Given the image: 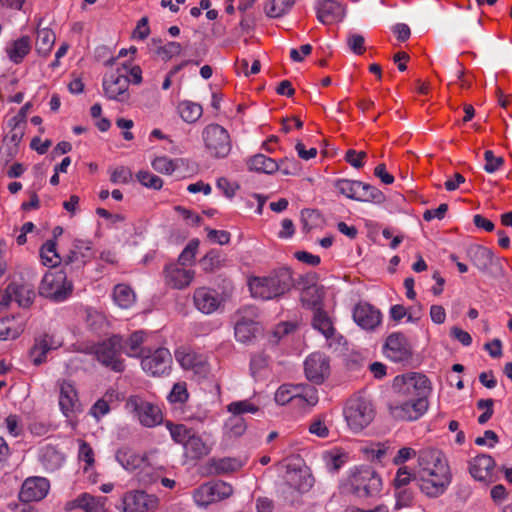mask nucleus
<instances>
[{
	"mask_svg": "<svg viewBox=\"0 0 512 512\" xmlns=\"http://www.w3.org/2000/svg\"><path fill=\"white\" fill-rule=\"evenodd\" d=\"M131 176V171L128 168L119 166L111 171L110 180L115 184L128 183L131 179Z\"/></svg>",
	"mask_w": 512,
	"mask_h": 512,
	"instance_id": "0e129e2a",
	"label": "nucleus"
},
{
	"mask_svg": "<svg viewBox=\"0 0 512 512\" xmlns=\"http://www.w3.org/2000/svg\"><path fill=\"white\" fill-rule=\"evenodd\" d=\"M384 355L393 362L408 361L412 355L411 346L401 332L391 333L383 346Z\"/></svg>",
	"mask_w": 512,
	"mask_h": 512,
	"instance_id": "f3484780",
	"label": "nucleus"
},
{
	"mask_svg": "<svg viewBox=\"0 0 512 512\" xmlns=\"http://www.w3.org/2000/svg\"><path fill=\"white\" fill-rule=\"evenodd\" d=\"M348 485L358 497H369L380 492L382 480L374 469L361 466L350 471Z\"/></svg>",
	"mask_w": 512,
	"mask_h": 512,
	"instance_id": "39448f33",
	"label": "nucleus"
},
{
	"mask_svg": "<svg viewBox=\"0 0 512 512\" xmlns=\"http://www.w3.org/2000/svg\"><path fill=\"white\" fill-rule=\"evenodd\" d=\"M221 258L217 251H209L201 260V264L205 271H213L220 265Z\"/></svg>",
	"mask_w": 512,
	"mask_h": 512,
	"instance_id": "69168bd1",
	"label": "nucleus"
},
{
	"mask_svg": "<svg viewBox=\"0 0 512 512\" xmlns=\"http://www.w3.org/2000/svg\"><path fill=\"white\" fill-rule=\"evenodd\" d=\"M166 428L169 430L170 435L174 442L182 444L183 447L194 433L191 429L183 424H173L172 422L166 423Z\"/></svg>",
	"mask_w": 512,
	"mask_h": 512,
	"instance_id": "09e8293b",
	"label": "nucleus"
},
{
	"mask_svg": "<svg viewBox=\"0 0 512 512\" xmlns=\"http://www.w3.org/2000/svg\"><path fill=\"white\" fill-rule=\"evenodd\" d=\"M199 240L198 239H192L184 248L182 253L179 255L178 258V264L185 266L188 264H191L196 256V253L199 248Z\"/></svg>",
	"mask_w": 512,
	"mask_h": 512,
	"instance_id": "4d7b16f0",
	"label": "nucleus"
},
{
	"mask_svg": "<svg viewBox=\"0 0 512 512\" xmlns=\"http://www.w3.org/2000/svg\"><path fill=\"white\" fill-rule=\"evenodd\" d=\"M416 477L422 493L430 498L443 495L452 482L446 456L439 450H426L418 456Z\"/></svg>",
	"mask_w": 512,
	"mask_h": 512,
	"instance_id": "f03ea898",
	"label": "nucleus"
},
{
	"mask_svg": "<svg viewBox=\"0 0 512 512\" xmlns=\"http://www.w3.org/2000/svg\"><path fill=\"white\" fill-rule=\"evenodd\" d=\"M55 40V33L51 29H38L35 43L37 52L42 56H47L51 52Z\"/></svg>",
	"mask_w": 512,
	"mask_h": 512,
	"instance_id": "79ce46f5",
	"label": "nucleus"
},
{
	"mask_svg": "<svg viewBox=\"0 0 512 512\" xmlns=\"http://www.w3.org/2000/svg\"><path fill=\"white\" fill-rule=\"evenodd\" d=\"M122 337L114 335L94 347L97 360L115 372H122L125 368L121 358Z\"/></svg>",
	"mask_w": 512,
	"mask_h": 512,
	"instance_id": "f8f14e48",
	"label": "nucleus"
},
{
	"mask_svg": "<svg viewBox=\"0 0 512 512\" xmlns=\"http://www.w3.org/2000/svg\"><path fill=\"white\" fill-rule=\"evenodd\" d=\"M128 66L123 65L116 70L108 71L103 77L104 95L114 101L127 102L130 95L128 92L129 79L127 77Z\"/></svg>",
	"mask_w": 512,
	"mask_h": 512,
	"instance_id": "9d476101",
	"label": "nucleus"
},
{
	"mask_svg": "<svg viewBox=\"0 0 512 512\" xmlns=\"http://www.w3.org/2000/svg\"><path fill=\"white\" fill-rule=\"evenodd\" d=\"M246 422L240 416L229 417L224 424V436L227 438H237L242 436L246 431Z\"/></svg>",
	"mask_w": 512,
	"mask_h": 512,
	"instance_id": "49530a36",
	"label": "nucleus"
},
{
	"mask_svg": "<svg viewBox=\"0 0 512 512\" xmlns=\"http://www.w3.org/2000/svg\"><path fill=\"white\" fill-rule=\"evenodd\" d=\"M346 42L353 53L361 55L365 52V39L362 35L351 33L348 35Z\"/></svg>",
	"mask_w": 512,
	"mask_h": 512,
	"instance_id": "680f3d73",
	"label": "nucleus"
},
{
	"mask_svg": "<svg viewBox=\"0 0 512 512\" xmlns=\"http://www.w3.org/2000/svg\"><path fill=\"white\" fill-rule=\"evenodd\" d=\"M137 179L143 186L154 190H160L163 186V180L149 171H139Z\"/></svg>",
	"mask_w": 512,
	"mask_h": 512,
	"instance_id": "13d9d810",
	"label": "nucleus"
},
{
	"mask_svg": "<svg viewBox=\"0 0 512 512\" xmlns=\"http://www.w3.org/2000/svg\"><path fill=\"white\" fill-rule=\"evenodd\" d=\"M335 187L342 195L360 202H380L384 198L378 188L361 181L339 179L336 181Z\"/></svg>",
	"mask_w": 512,
	"mask_h": 512,
	"instance_id": "9b49d317",
	"label": "nucleus"
},
{
	"mask_svg": "<svg viewBox=\"0 0 512 512\" xmlns=\"http://www.w3.org/2000/svg\"><path fill=\"white\" fill-rule=\"evenodd\" d=\"M50 483L44 477H29L21 487L19 498L22 502L40 501L45 498L49 492Z\"/></svg>",
	"mask_w": 512,
	"mask_h": 512,
	"instance_id": "412c9836",
	"label": "nucleus"
},
{
	"mask_svg": "<svg viewBox=\"0 0 512 512\" xmlns=\"http://www.w3.org/2000/svg\"><path fill=\"white\" fill-rule=\"evenodd\" d=\"M106 504V497H96L89 493H83L68 503V508H80L85 512H106Z\"/></svg>",
	"mask_w": 512,
	"mask_h": 512,
	"instance_id": "7c9ffc66",
	"label": "nucleus"
},
{
	"mask_svg": "<svg viewBox=\"0 0 512 512\" xmlns=\"http://www.w3.org/2000/svg\"><path fill=\"white\" fill-rule=\"evenodd\" d=\"M208 239L219 245H226L230 242V233L225 230H216L207 228Z\"/></svg>",
	"mask_w": 512,
	"mask_h": 512,
	"instance_id": "338daca9",
	"label": "nucleus"
},
{
	"mask_svg": "<svg viewBox=\"0 0 512 512\" xmlns=\"http://www.w3.org/2000/svg\"><path fill=\"white\" fill-rule=\"evenodd\" d=\"M41 262L45 266L55 267L61 263L62 258L59 255L56 242L54 240H47L40 248Z\"/></svg>",
	"mask_w": 512,
	"mask_h": 512,
	"instance_id": "a18cd8bd",
	"label": "nucleus"
},
{
	"mask_svg": "<svg viewBox=\"0 0 512 512\" xmlns=\"http://www.w3.org/2000/svg\"><path fill=\"white\" fill-rule=\"evenodd\" d=\"M417 452L415 449L411 447H402L398 450L396 455L393 458V464L395 465H403L409 460L415 458Z\"/></svg>",
	"mask_w": 512,
	"mask_h": 512,
	"instance_id": "774afa93",
	"label": "nucleus"
},
{
	"mask_svg": "<svg viewBox=\"0 0 512 512\" xmlns=\"http://www.w3.org/2000/svg\"><path fill=\"white\" fill-rule=\"evenodd\" d=\"M146 338V333L142 330L133 332L129 338L122 343V350L129 357H140L143 354L142 344Z\"/></svg>",
	"mask_w": 512,
	"mask_h": 512,
	"instance_id": "ea45409f",
	"label": "nucleus"
},
{
	"mask_svg": "<svg viewBox=\"0 0 512 512\" xmlns=\"http://www.w3.org/2000/svg\"><path fill=\"white\" fill-rule=\"evenodd\" d=\"M413 478L414 475L411 469H409L407 466L399 467L393 479L394 489H405L410 484Z\"/></svg>",
	"mask_w": 512,
	"mask_h": 512,
	"instance_id": "6e6d98bb",
	"label": "nucleus"
},
{
	"mask_svg": "<svg viewBox=\"0 0 512 512\" xmlns=\"http://www.w3.org/2000/svg\"><path fill=\"white\" fill-rule=\"evenodd\" d=\"M318 391L311 385H281L275 393V401L279 405L291 403L301 410L309 409L318 403Z\"/></svg>",
	"mask_w": 512,
	"mask_h": 512,
	"instance_id": "20e7f679",
	"label": "nucleus"
},
{
	"mask_svg": "<svg viewBox=\"0 0 512 512\" xmlns=\"http://www.w3.org/2000/svg\"><path fill=\"white\" fill-rule=\"evenodd\" d=\"M222 301V297L215 290L201 287L194 292L195 306L204 314L215 312L220 307Z\"/></svg>",
	"mask_w": 512,
	"mask_h": 512,
	"instance_id": "bb28decb",
	"label": "nucleus"
},
{
	"mask_svg": "<svg viewBox=\"0 0 512 512\" xmlns=\"http://www.w3.org/2000/svg\"><path fill=\"white\" fill-rule=\"evenodd\" d=\"M327 469L337 472L349 461V453L341 448H334L323 455Z\"/></svg>",
	"mask_w": 512,
	"mask_h": 512,
	"instance_id": "58836bf2",
	"label": "nucleus"
},
{
	"mask_svg": "<svg viewBox=\"0 0 512 512\" xmlns=\"http://www.w3.org/2000/svg\"><path fill=\"white\" fill-rule=\"evenodd\" d=\"M259 324L251 319L237 320L234 328L235 338L242 343L250 342L258 333Z\"/></svg>",
	"mask_w": 512,
	"mask_h": 512,
	"instance_id": "473e14b6",
	"label": "nucleus"
},
{
	"mask_svg": "<svg viewBox=\"0 0 512 512\" xmlns=\"http://www.w3.org/2000/svg\"><path fill=\"white\" fill-rule=\"evenodd\" d=\"M494 467V459L487 454L477 455L469 461V472L477 481H489Z\"/></svg>",
	"mask_w": 512,
	"mask_h": 512,
	"instance_id": "c85d7f7f",
	"label": "nucleus"
},
{
	"mask_svg": "<svg viewBox=\"0 0 512 512\" xmlns=\"http://www.w3.org/2000/svg\"><path fill=\"white\" fill-rule=\"evenodd\" d=\"M184 450L192 459H201L211 452V447L200 436L193 433L185 444Z\"/></svg>",
	"mask_w": 512,
	"mask_h": 512,
	"instance_id": "f704fd0d",
	"label": "nucleus"
},
{
	"mask_svg": "<svg viewBox=\"0 0 512 512\" xmlns=\"http://www.w3.org/2000/svg\"><path fill=\"white\" fill-rule=\"evenodd\" d=\"M172 356L168 349L158 348L142 357V369L152 376L168 374L171 369Z\"/></svg>",
	"mask_w": 512,
	"mask_h": 512,
	"instance_id": "2eb2a0df",
	"label": "nucleus"
},
{
	"mask_svg": "<svg viewBox=\"0 0 512 512\" xmlns=\"http://www.w3.org/2000/svg\"><path fill=\"white\" fill-rule=\"evenodd\" d=\"M157 506L158 500L155 496L141 490H132L123 495L120 509L123 512H152Z\"/></svg>",
	"mask_w": 512,
	"mask_h": 512,
	"instance_id": "4468645a",
	"label": "nucleus"
},
{
	"mask_svg": "<svg viewBox=\"0 0 512 512\" xmlns=\"http://www.w3.org/2000/svg\"><path fill=\"white\" fill-rule=\"evenodd\" d=\"M233 487L224 481H209L193 491V500L199 507H207L213 503L229 498Z\"/></svg>",
	"mask_w": 512,
	"mask_h": 512,
	"instance_id": "ddd939ff",
	"label": "nucleus"
},
{
	"mask_svg": "<svg viewBox=\"0 0 512 512\" xmlns=\"http://www.w3.org/2000/svg\"><path fill=\"white\" fill-rule=\"evenodd\" d=\"M194 274L193 270L186 269L178 263H172L165 267L166 283L175 289H184L189 286Z\"/></svg>",
	"mask_w": 512,
	"mask_h": 512,
	"instance_id": "a878e982",
	"label": "nucleus"
},
{
	"mask_svg": "<svg viewBox=\"0 0 512 512\" xmlns=\"http://www.w3.org/2000/svg\"><path fill=\"white\" fill-rule=\"evenodd\" d=\"M59 406L66 417H70L80 407L77 391L69 381L59 383Z\"/></svg>",
	"mask_w": 512,
	"mask_h": 512,
	"instance_id": "cd10ccee",
	"label": "nucleus"
},
{
	"mask_svg": "<svg viewBox=\"0 0 512 512\" xmlns=\"http://www.w3.org/2000/svg\"><path fill=\"white\" fill-rule=\"evenodd\" d=\"M317 20L324 25L341 22L346 14L345 7L336 0H320L315 5Z\"/></svg>",
	"mask_w": 512,
	"mask_h": 512,
	"instance_id": "4be33fe9",
	"label": "nucleus"
},
{
	"mask_svg": "<svg viewBox=\"0 0 512 512\" xmlns=\"http://www.w3.org/2000/svg\"><path fill=\"white\" fill-rule=\"evenodd\" d=\"M323 291L317 286H309L301 293V301L303 305L313 312L322 309Z\"/></svg>",
	"mask_w": 512,
	"mask_h": 512,
	"instance_id": "37998d69",
	"label": "nucleus"
},
{
	"mask_svg": "<svg viewBox=\"0 0 512 512\" xmlns=\"http://www.w3.org/2000/svg\"><path fill=\"white\" fill-rule=\"evenodd\" d=\"M248 286L252 297L271 300L284 295L291 289L293 277L288 268H280L266 276L249 278Z\"/></svg>",
	"mask_w": 512,
	"mask_h": 512,
	"instance_id": "7ed1b4c3",
	"label": "nucleus"
},
{
	"mask_svg": "<svg viewBox=\"0 0 512 512\" xmlns=\"http://www.w3.org/2000/svg\"><path fill=\"white\" fill-rule=\"evenodd\" d=\"M399 399L390 404L393 418L401 421H416L429 408L428 396L431 392L429 379L419 373L399 375L394 380Z\"/></svg>",
	"mask_w": 512,
	"mask_h": 512,
	"instance_id": "f257e3e1",
	"label": "nucleus"
},
{
	"mask_svg": "<svg viewBox=\"0 0 512 512\" xmlns=\"http://www.w3.org/2000/svg\"><path fill=\"white\" fill-rule=\"evenodd\" d=\"M30 107V103H26L24 106H22L18 113L8 120V126L13 130H17L19 127H21V125L26 122L27 113Z\"/></svg>",
	"mask_w": 512,
	"mask_h": 512,
	"instance_id": "e2e57ef3",
	"label": "nucleus"
},
{
	"mask_svg": "<svg viewBox=\"0 0 512 512\" xmlns=\"http://www.w3.org/2000/svg\"><path fill=\"white\" fill-rule=\"evenodd\" d=\"M468 255L472 263L481 271L492 264V252L486 247L475 245L469 248Z\"/></svg>",
	"mask_w": 512,
	"mask_h": 512,
	"instance_id": "c9c22d12",
	"label": "nucleus"
},
{
	"mask_svg": "<svg viewBox=\"0 0 512 512\" xmlns=\"http://www.w3.org/2000/svg\"><path fill=\"white\" fill-rule=\"evenodd\" d=\"M39 461L46 471L58 470L65 462L64 455L53 446H44L39 451Z\"/></svg>",
	"mask_w": 512,
	"mask_h": 512,
	"instance_id": "2f4dec72",
	"label": "nucleus"
},
{
	"mask_svg": "<svg viewBox=\"0 0 512 512\" xmlns=\"http://www.w3.org/2000/svg\"><path fill=\"white\" fill-rule=\"evenodd\" d=\"M353 320L366 331L375 330L382 322L379 309L367 302H360L353 308Z\"/></svg>",
	"mask_w": 512,
	"mask_h": 512,
	"instance_id": "aec40b11",
	"label": "nucleus"
},
{
	"mask_svg": "<svg viewBox=\"0 0 512 512\" xmlns=\"http://www.w3.org/2000/svg\"><path fill=\"white\" fill-rule=\"evenodd\" d=\"M203 141L209 154L216 158L229 155L232 143L228 131L219 124H209L202 132Z\"/></svg>",
	"mask_w": 512,
	"mask_h": 512,
	"instance_id": "1a4fd4ad",
	"label": "nucleus"
},
{
	"mask_svg": "<svg viewBox=\"0 0 512 512\" xmlns=\"http://www.w3.org/2000/svg\"><path fill=\"white\" fill-rule=\"evenodd\" d=\"M175 359L185 370H191L201 377H207L210 371L206 358L189 348L179 347L175 350Z\"/></svg>",
	"mask_w": 512,
	"mask_h": 512,
	"instance_id": "a211bd4d",
	"label": "nucleus"
},
{
	"mask_svg": "<svg viewBox=\"0 0 512 512\" xmlns=\"http://www.w3.org/2000/svg\"><path fill=\"white\" fill-rule=\"evenodd\" d=\"M485 165L484 170L487 173L496 172L504 163L502 157L495 156L491 150H487L484 153Z\"/></svg>",
	"mask_w": 512,
	"mask_h": 512,
	"instance_id": "052dcab7",
	"label": "nucleus"
},
{
	"mask_svg": "<svg viewBox=\"0 0 512 512\" xmlns=\"http://www.w3.org/2000/svg\"><path fill=\"white\" fill-rule=\"evenodd\" d=\"M227 411L231 415L240 416L244 413L255 414L259 411V406L251 402L250 400L233 401L227 405Z\"/></svg>",
	"mask_w": 512,
	"mask_h": 512,
	"instance_id": "8fccbe9b",
	"label": "nucleus"
},
{
	"mask_svg": "<svg viewBox=\"0 0 512 512\" xmlns=\"http://www.w3.org/2000/svg\"><path fill=\"white\" fill-rule=\"evenodd\" d=\"M189 393L187 385L184 382L174 384L171 392L168 395V401L172 404H183L188 400Z\"/></svg>",
	"mask_w": 512,
	"mask_h": 512,
	"instance_id": "bf43d9fd",
	"label": "nucleus"
},
{
	"mask_svg": "<svg viewBox=\"0 0 512 512\" xmlns=\"http://www.w3.org/2000/svg\"><path fill=\"white\" fill-rule=\"evenodd\" d=\"M32 48L31 38L27 35L21 36L7 42L5 52L8 59L14 64H20L29 54Z\"/></svg>",
	"mask_w": 512,
	"mask_h": 512,
	"instance_id": "c756f323",
	"label": "nucleus"
},
{
	"mask_svg": "<svg viewBox=\"0 0 512 512\" xmlns=\"http://www.w3.org/2000/svg\"><path fill=\"white\" fill-rule=\"evenodd\" d=\"M23 331V327L20 324H16L13 321H0V340L6 341L17 338Z\"/></svg>",
	"mask_w": 512,
	"mask_h": 512,
	"instance_id": "603ef678",
	"label": "nucleus"
},
{
	"mask_svg": "<svg viewBox=\"0 0 512 512\" xmlns=\"http://www.w3.org/2000/svg\"><path fill=\"white\" fill-rule=\"evenodd\" d=\"M125 409L144 427H155L161 424L163 420L162 411L159 406L146 401L139 395L128 397Z\"/></svg>",
	"mask_w": 512,
	"mask_h": 512,
	"instance_id": "0eeeda50",
	"label": "nucleus"
},
{
	"mask_svg": "<svg viewBox=\"0 0 512 512\" xmlns=\"http://www.w3.org/2000/svg\"><path fill=\"white\" fill-rule=\"evenodd\" d=\"M182 51L180 43L175 41L167 42L159 46L156 50V54L164 61H168L171 58L179 55Z\"/></svg>",
	"mask_w": 512,
	"mask_h": 512,
	"instance_id": "5fc2aeb1",
	"label": "nucleus"
},
{
	"mask_svg": "<svg viewBox=\"0 0 512 512\" xmlns=\"http://www.w3.org/2000/svg\"><path fill=\"white\" fill-rule=\"evenodd\" d=\"M296 0H269L265 3L264 12L270 18H279L287 14Z\"/></svg>",
	"mask_w": 512,
	"mask_h": 512,
	"instance_id": "c03bdc74",
	"label": "nucleus"
},
{
	"mask_svg": "<svg viewBox=\"0 0 512 512\" xmlns=\"http://www.w3.org/2000/svg\"><path fill=\"white\" fill-rule=\"evenodd\" d=\"M114 303L122 309H129L136 301L132 288L126 284H118L113 289Z\"/></svg>",
	"mask_w": 512,
	"mask_h": 512,
	"instance_id": "e433bc0d",
	"label": "nucleus"
},
{
	"mask_svg": "<svg viewBox=\"0 0 512 512\" xmlns=\"http://www.w3.org/2000/svg\"><path fill=\"white\" fill-rule=\"evenodd\" d=\"M79 443V450H78V459L80 463H84V471L87 472L90 468L93 467L95 459H94V452L91 446L83 441L78 440Z\"/></svg>",
	"mask_w": 512,
	"mask_h": 512,
	"instance_id": "864d4df0",
	"label": "nucleus"
},
{
	"mask_svg": "<svg viewBox=\"0 0 512 512\" xmlns=\"http://www.w3.org/2000/svg\"><path fill=\"white\" fill-rule=\"evenodd\" d=\"M177 111L182 120L187 123H195L203 113L202 106L200 104L189 100L179 102Z\"/></svg>",
	"mask_w": 512,
	"mask_h": 512,
	"instance_id": "a19ab883",
	"label": "nucleus"
},
{
	"mask_svg": "<svg viewBox=\"0 0 512 512\" xmlns=\"http://www.w3.org/2000/svg\"><path fill=\"white\" fill-rule=\"evenodd\" d=\"M156 452H149L143 456L136 454L129 448H121L116 452L117 462L127 471L140 470L141 473L148 474V470L153 466Z\"/></svg>",
	"mask_w": 512,
	"mask_h": 512,
	"instance_id": "dca6fc26",
	"label": "nucleus"
},
{
	"mask_svg": "<svg viewBox=\"0 0 512 512\" xmlns=\"http://www.w3.org/2000/svg\"><path fill=\"white\" fill-rule=\"evenodd\" d=\"M211 464L215 469L216 473H230L238 471L244 462L238 458H221L211 460Z\"/></svg>",
	"mask_w": 512,
	"mask_h": 512,
	"instance_id": "de8ad7c7",
	"label": "nucleus"
},
{
	"mask_svg": "<svg viewBox=\"0 0 512 512\" xmlns=\"http://www.w3.org/2000/svg\"><path fill=\"white\" fill-rule=\"evenodd\" d=\"M62 346V340L52 334L44 333L35 338L34 344L29 351V357L33 364L40 365L47 359V354L51 350H56Z\"/></svg>",
	"mask_w": 512,
	"mask_h": 512,
	"instance_id": "5701e85b",
	"label": "nucleus"
},
{
	"mask_svg": "<svg viewBox=\"0 0 512 512\" xmlns=\"http://www.w3.org/2000/svg\"><path fill=\"white\" fill-rule=\"evenodd\" d=\"M344 416L349 428L353 432H360L373 421L375 410L369 400L358 397L348 401Z\"/></svg>",
	"mask_w": 512,
	"mask_h": 512,
	"instance_id": "6e6552de",
	"label": "nucleus"
},
{
	"mask_svg": "<svg viewBox=\"0 0 512 512\" xmlns=\"http://www.w3.org/2000/svg\"><path fill=\"white\" fill-rule=\"evenodd\" d=\"M35 297L34 290L29 285L11 283L7 286L0 301L1 306H9L15 302L19 307H29Z\"/></svg>",
	"mask_w": 512,
	"mask_h": 512,
	"instance_id": "b1692460",
	"label": "nucleus"
},
{
	"mask_svg": "<svg viewBox=\"0 0 512 512\" xmlns=\"http://www.w3.org/2000/svg\"><path fill=\"white\" fill-rule=\"evenodd\" d=\"M151 165L155 171L171 175L178 168V160L170 159L167 156H158L152 160Z\"/></svg>",
	"mask_w": 512,
	"mask_h": 512,
	"instance_id": "3c124183",
	"label": "nucleus"
},
{
	"mask_svg": "<svg viewBox=\"0 0 512 512\" xmlns=\"http://www.w3.org/2000/svg\"><path fill=\"white\" fill-rule=\"evenodd\" d=\"M73 291V284L63 270L47 272L39 286V293L55 302L65 301Z\"/></svg>",
	"mask_w": 512,
	"mask_h": 512,
	"instance_id": "423d86ee",
	"label": "nucleus"
},
{
	"mask_svg": "<svg viewBox=\"0 0 512 512\" xmlns=\"http://www.w3.org/2000/svg\"><path fill=\"white\" fill-rule=\"evenodd\" d=\"M312 325L316 330L321 332L327 340L332 339L335 335L332 320L323 309H318L313 312Z\"/></svg>",
	"mask_w": 512,
	"mask_h": 512,
	"instance_id": "4c0bfd02",
	"label": "nucleus"
},
{
	"mask_svg": "<svg viewBox=\"0 0 512 512\" xmlns=\"http://www.w3.org/2000/svg\"><path fill=\"white\" fill-rule=\"evenodd\" d=\"M95 256L92 242L88 240L77 239L73 242L69 253L66 255L64 262L76 268H80L90 262Z\"/></svg>",
	"mask_w": 512,
	"mask_h": 512,
	"instance_id": "393cba45",
	"label": "nucleus"
},
{
	"mask_svg": "<svg viewBox=\"0 0 512 512\" xmlns=\"http://www.w3.org/2000/svg\"><path fill=\"white\" fill-rule=\"evenodd\" d=\"M304 370L309 381L321 384L330 374L329 359L322 353H312L304 362Z\"/></svg>",
	"mask_w": 512,
	"mask_h": 512,
	"instance_id": "6ab92c4d",
	"label": "nucleus"
},
{
	"mask_svg": "<svg viewBox=\"0 0 512 512\" xmlns=\"http://www.w3.org/2000/svg\"><path fill=\"white\" fill-rule=\"evenodd\" d=\"M248 167L252 171L265 174H273L280 169V165L274 159L264 154H256L251 157L248 161Z\"/></svg>",
	"mask_w": 512,
	"mask_h": 512,
	"instance_id": "72a5a7b5",
	"label": "nucleus"
}]
</instances>
